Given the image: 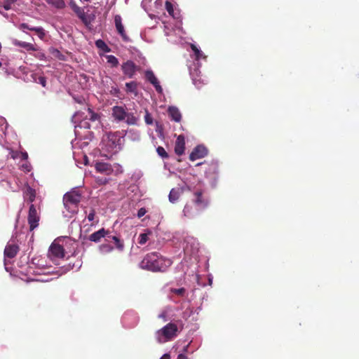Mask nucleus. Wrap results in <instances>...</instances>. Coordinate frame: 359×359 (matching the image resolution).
Instances as JSON below:
<instances>
[{"label": "nucleus", "instance_id": "nucleus-2", "mask_svg": "<svg viewBox=\"0 0 359 359\" xmlns=\"http://www.w3.org/2000/svg\"><path fill=\"white\" fill-rule=\"evenodd\" d=\"M88 115L81 111H76L72 116V121L75 123V135L80 137L79 128L90 129L92 126L90 122L95 123V127L97 128L100 124V116L99 114L94 112L90 108H87Z\"/></svg>", "mask_w": 359, "mask_h": 359}, {"label": "nucleus", "instance_id": "nucleus-35", "mask_svg": "<svg viewBox=\"0 0 359 359\" xmlns=\"http://www.w3.org/2000/svg\"><path fill=\"white\" fill-rule=\"evenodd\" d=\"M126 91L137 95V85L135 81H130L126 83Z\"/></svg>", "mask_w": 359, "mask_h": 359}, {"label": "nucleus", "instance_id": "nucleus-9", "mask_svg": "<svg viewBox=\"0 0 359 359\" xmlns=\"http://www.w3.org/2000/svg\"><path fill=\"white\" fill-rule=\"evenodd\" d=\"M39 216L37 213L34 205L31 204L28 213V223L31 231L34 230L39 226Z\"/></svg>", "mask_w": 359, "mask_h": 359}, {"label": "nucleus", "instance_id": "nucleus-46", "mask_svg": "<svg viewBox=\"0 0 359 359\" xmlns=\"http://www.w3.org/2000/svg\"><path fill=\"white\" fill-rule=\"evenodd\" d=\"M112 167H113V173L112 174H114L116 175L122 173L123 171V167L118 163H114V165H112Z\"/></svg>", "mask_w": 359, "mask_h": 359}, {"label": "nucleus", "instance_id": "nucleus-26", "mask_svg": "<svg viewBox=\"0 0 359 359\" xmlns=\"http://www.w3.org/2000/svg\"><path fill=\"white\" fill-rule=\"evenodd\" d=\"M168 114L171 120L175 122H180L182 119V114L179 109L176 107H169L168 109Z\"/></svg>", "mask_w": 359, "mask_h": 359}, {"label": "nucleus", "instance_id": "nucleus-31", "mask_svg": "<svg viewBox=\"0 0 359 359\" xmlns=\"http://www.w3.org/2000/svg\"><path fill=\"white\" fill-rule=\"evenodd\" d=\"M30 76L32 78V80H31L32 81H33L34 83H39L43 87H46V77H44L39 74H36V73H32Z\"/></svg>", "mask_w": 359, "mask_h": 359}, {"label": "nucleus", "instance_id": "nucleus-5", "mask_svg": "<svg viewBox=\"0 0 359 359\" xmlns=\"http://www.w3.org/2000/svg\"><path fill=\"white\" fill-rule=\"evenodd\" d=\"M112 116L117 121H125L128 125H136L138 118L133 112L126 111L122 106H114L112 108Z\"/></svg>", "mask_w": 359, "mask_h": 359}, {"label": "nucleus", "instance_id": "nucleus-64", "mask_svg": "<svg viewBox=\"0 0 359 359\" xmlns=\"http://www.w3.org/2000/svg\"><path fill=\"white\" fill-rule=\"evenodd\" d=\"M84 161H85V164L86 165L87 164V161H88L86 156H84Z\"/></svg>", "mask_w": 359, "mask_h": 359}, {"label": "nucleus", "instance_id": "nucleus-15", "mask_svg": "<svg viewBox=\"0 0 359 359\" xmlns=\"http://www.w3.org/2000/svg\"><path fill=\"white\" fill-rule=\"evenodd\" d=\"M145 77L146 79L153 85V86L155 88L156 92L159 94L163 93V88L160 85V83L155 76L154 73L151 70H147L145 72Z\"/></svg>", "mask_w": 359, "mask_h": 359}, {"label": "nucleus", "instance_id": "nucleus-10", "mask_svg": "<svg viewBox=\"0 0 359 359\" xmlns=\"http://www.w3.org/2000/svg\"><path fill=\"white\" fill-rule=\"evenodd\" d=\"M138 317L133 311L126 312L122 317V323L126 327H132L137 325Z\"/></svg>", "mask_w": 359, "mask_h": 359}, {"label": "nucleus", "instance_id": "nucleus-13", "mask_svg": "<svg viewBox=\"0 0 359 359\" xmlns=\"http://www.w3.org/2000/svg\"><path fill=\"white\" fill-rule=\"evenodd\" d=\"M19 248L17 245L8 243L4 249V264L5 269L8 271V268L7 267L6 259L7 258L12 259L15 257L18 252Z\"/></svg>", "mask_w": 359, "mask_h": 359}, {"label": "nucleus", "instance_id": "nucleus-17", "mask_svg": "<svg viewBox=\"0 0 359 359\" xmlns=\"http://www.w3.org/2000/svg\"><path fill=\"white\" fill-rule=\"evenodd\" d=\"M114 23L116 29L118 33L121 36L122 39L126 42L129 41L130 39L126 33L124 26L122 23V18L120 15H116L114 16Z\"/></svg>", "mask_w": 359, "mask_h": 359}, {"label": "nucleus", "instance_id": "nucleus-52", "mask_svg": "<svg viewBox=\"0 0 359 359\" xmlns=\"http://www.w3.org/2000/svg\"><path fill=\"white\" fill-rule=\"evenodd\" d=\"M95 212L94 210H91L89 214L87 215V219L89 222H93L95 221Z\"/></svg>", "mask_w": 359, "mask_h": 359}, {"label": "nucleus", "instance_id": "nucleus-14", "mask_svg": "<svg viewBox=\"0 0 359 359\" xmlns=\"http://www.w3.org/2000/svg\"><path fill=\"white\" fill-rule=\"evenodd\" d=\"M191 48L193 51V54L191 55V57L194 60L193 62L191 65L198 64L199 67H201V60H205L206 56L204 55L203 51L198 47L196 45L192 43L191 44Z\"/></svg>", "mask_w": 359, "mask_h": 359}, {"label": "nucleus", "instance_id": "nucleus-49", "mask_svg": "<svg viewBox=\"0 0 359 359\" xmlns=\"http://www.w3.org/2000/svg\"><path fill=\"white\" fill-rule=\"evenodd\" d=\"M185 289L184 287L171 289V292L177 294L179 296H184L185 293Z\"/></svg>", "mask_w": 359, "mask_h": 359}, {"label": "nucleus", "instance_id": "nucleus-61", "mask_svg": "<svg viewBox=\"0 0 359 359\" xmlns=\"http://www.w3.org/2000/svg\"><path fill=\"white\" fill-rule=\"evenodd\" d=\"M189 346V345L187 344V346H184L183 350H182V353H184L186 354V353L188 352Z\"/></svg>", "mask_w": 359, "mask_h": 359}, {"label": "nucleus", "instance_id": "nucleus-28", "mask_svg": "<svg viewBox=\"0 0 359 359\" xmlns=\"http://www.w3.org/2000/svg\"><path fill=\"white\" fill-rule=\"evenodd\" d=\"M184 243H185L184 249L186 250H188L189 245H190L191 250L193 252L196 251L198 249L199 243L196 240V238H194V237L187 236L184 238Z\"/></svg>", "mask_w": 359, "mask_h": 359}, {"label": "nucleus", "instance_id": "nucleus-24", "mask_svg": "<svg viewBox=\"0 0 359 359\" xmlns=\"http://www.w3.org/2000/svg\"><path fill=\"white\" fill-rule=\"evenodd\" d=\"M107 234V230H105L104 228L93 233L89 236L88 240L92 242L98 243L101 241L102 238H104L106 240V236Z\"/></svg>", "mask_w": 359, "mask_h": 359}, {"label": "nucleus", "instance_id": "nucleus-16", "mask_svg": "<svg viewBox=\"0 0 359 359\" xmlns=\"http://www.w3.org/2000/svg\"><path fill=\"white\" fill-rule=\"evenodd\" d=\"M145 77L146 79L153 85V86L155 88L156 92L159 94L163 93V88L160 85V83L155 76L154 73L151 70H147L145 72Z\"/></svg>", "mask_w": 359, "mask_h": 359}, {"label": "nucleus", "instance_id": "nucleus-20", "mask_svg": "<svg viewBox=\"0 0 359 359\" xmlns=\"http://www.w3.org/2000/svg\"><path fill=\"white\" fill-rule=\"evenodd\" d=\"M81 199V195L79 191L72 190L69 192L66 193L63 197V201H68L72 204L77 205L80 203Z\"/></svg>", "mask_w": 359, "mask_h": 359}, {"label": "nucleus", "instance_id": "nucleus-56", "mask_svg": "<svg viewBox=\"0 0 359 359\" xmlns=\"http://www.w3.org/2000/svg\"><path fill=\"white\" fill-rule=\"evenodd\" d=\"M11 3H8V1H6L5 0V1L4 2L3 4V8H4V10L6 11H8L11 8Z\"/></svg>", "mask_w": 359, "mask_h": 359}, {"label": "nucleus", "instance_id": "nucleus-7", "mask_svg": "<svg viewBox=\"0 0 359 359\" xmlns=\"http://www.w3.org/2000/svg\"><path fill=\"white\" fill-rule=\"evenodd\" d=\"M191 202L198 210L203 211L209 205L210 200L205 194L204 190L200 189L194 190Z\"/></svg>", "mask_w": 359, "mask_h": 359}, {"label": "nucleus", "instance_id": "nucleus-1", "mask_svg": "<svg viewBox=\"0 0 359 359\" xmlns=\"http://www.w3.org/2000/svg\"><path fill=\"white\" fill-rule=\"evenodd\" d=\"M172 263L171 259L154 252L147 254L139 263V267L151 272H164Z\"/></svg>", "mask_w": 359, "mask_h": 359}, {"label": "nucleus", "instance_id": "nucleus-41", "mask_svg": "<svg viewBox=\"0 0 359 359\" xmlns=\"http://www.w3.org/2000/svg\"><path fill=\"white\" fill-rule=\"evenodd\" d=\"M107 62L111 67H116L119 62L118 60L113 55H107L105 56Z\"/></svg>", "mask_w": 359, "mask_h": 359}, {"label": "nucleus", "instance_id": "nucleus-45", "mask_svg": "<svg viewBox=\"0 0 359 359\" xmlns=\"http://www.w3.org/2000/svg\"><path fill=\"white\" fill-rule=\"evenodd\" d=\"M18 28L22 30L23 32H26V29L30 30V31H34L36 27L30 26L27 23H21Z\"/></svg>", "mask_w": 359, "mask_h": 359}, {"label": "nucleus", "instance_id": "nucleus-57", "mask_svg": "<svg viewBox=\"0 0 359 359\" xmlns=\"http://www.w3.org/2000/svg\"><path fill=\"white\" fill-rule=\"evenodd\" d=\"M111 93L114 96H118V94L119 93V89L117 87H112Z\"/></svg>", "mask_w": 359, "mask_h": 359}, {"label": "nucleus", "instance_id": "nucleus-60", "mask_svg": "<svg viewBox=\"0 0 359 359\" xmlns=\"http://www.w3.org/2000/svg\"><path fill=\"white\" fill-rule=\"evenodd\" d=\"M160 359H170V356L168 353L163 354Z\"/></svg>", "mask_w": 359, "mask_h": 359}, {"label": "nucleus", "instance_id": "nucleus-8", "mask_svg": "<svg viewBox=\"0 0 359 359\" xmlns=\"http://www.w3.org/2000/svg\"><path fill=\"white\" fill-rule=\"evenodd\" d=\"M189 69L193 83L197 88H201L205 83V81L201 78L198 64L189 65Z\"/></svg>", "mask_w": 359, "mask_h": 359}, {"label": "nucleus", "instance_id": "nucleus-42", "mask_svg": "<svg viewBox=\"0 0 359 359\" xmlns=\"http://www.w3.org/2000/svg\"><path fill=\"white\" fill-rule=\"evenodd\" d=\"M48 4L54 6L56 8H63L65 6L64 0H46Z\"/></svg>", "mask_w": 359, "mask_h": 359}, {"label": "nucleus", "instance_id": "nucleus-50", "mask_svg": "<svg viewBox=\"0 0 359 359\" xmlns=\"http://www.w3.org/2000/svg\"><path fill=\"white\" fill-rule=\"evenodd\" d=\"M147 212V210L145 208H140L138 210H137V217L138 218H141L143 216H144L146 215V213Z\"/></svg>", "mask_w": 359, "mask_h": 359}, {"label": "nucleus", "instance_id": "nucleus-34", "mask_svg": "<svg viewBox=\"0 0 359 359\" xmlns=\"http://www.w3.org/2000/svg\"><path fill=\"white\" fill-rule=\"evenodd\" d=\"M64 206L66 210L70 213L71 215H74L78 211V205L75 204H72V203L68 201H63Z\"/></svg>", "mask_w": 359, "mask_h": 359}, {"label": "nucleus", "instance_id": "nucleus-12", "mask_svg": "<svg viewBox=\"0 0 359 359\" xmlns=\"http://www.w3.org/2000/svg\"><path fill=\"white\" fill-rule=\"evenodd\" d=\"M208 149L203 144L197 145L189 155V159L194 161L208 155Z\"/></svg>", "mask_w": 359, "mask_h": 359}, {"label": "nucleus", "instance_id": "nucleus-19", "mask_svg": "<svg viewBox=\"0 0 359 359\" xmlns=\"http://www.w3.org/2000/svg\"><path fill=\"white\" fill-rule=\"evenodd\" d=\"M121 69L123 74L128 78H133L136 72V66L131 60L123 62L121 65Z\"/></svg>", "mask_w": 359, "mask_h": 359}, {"label": "nucleus", "instance_id": "nucleus-63", "mask_svg": "<svg viewBox=\"0 0 359 359\" xmlns=\"http://www.w3.org/2000/svg\"><path fill=\"white\" fill-rule=\"evenodd\" d=\"M116 0H111V6H114V5L116 4Z\"/></svg>", "mask_w": 359, "mask_h": 359}, {"label": "nucleus", "instance_id": "nucleus-44", "mask_svg": "<svg viewBox=\"0 0 359 359\" xmlns=\"http://www.w3.org/2000/svg\"><path fill=\"white\" fill-rule=\"evenodd\" d=\"M156 152L158 154V156H161L162 158H168V154L163 147H158L156 148Z\"/></svg>", "mask_w": 359, "mask_h": 359}, {"label": "nucleus", "instance_id": "nucleus-54", "mask_svg": "<svg viewBox=\"0 0 359 359\" xmlns=\"http://www.w3.org/2000/svg\"><path fill=\"white\" fill-rule=\"evenodd\" d=\"M142 176V174L141 173V172L138 171V172H134L133 175H132L131 178H132V180L137 181L139 179H140Z\"/></svg>", "mask_w": 359, "mask_h": 359}, {"label": "nucleus", "instance_id": "nucleus-48", "mask_svg": "<svg viewBox=\"0 0 359 359\" xmlns=\"http://www.w3.org/2000/svg\"><path fill=\"white\" fill-rule=\"evenodd\" d=\"M144 121L145 123L147 125H152L153 124V118L151 116V114L149 113L148 111H146L145 115H144Z\"/></svg>", "mask_w": 359, "mask_h": 359}, {"label": "nucleus", "instance_id": "nucleus-33", "mask_svg": "<svg viewBox=\"0 0 359 359\" xmlns=\"http://www.w3.org/2000/svg\"><path fill=\"white\" fill-rule=\"evenodd\" d=\"M114 249V247L109 243H102L99 245L98 250L101 254L105 255L111 252Z\"/></svg>", "mask_w": 359, "mask_h": 359}, {"label": "nucleus", "instance_id": "nucleus-58", "mask_svg": "<svg viewBox=\"0 0 359 359\" xmlns=\"http://www.w3.org/2000/svg\"><path fill=\"white\" fill-rule=\"evenodd\" d=\"M177 359H188V358L184 353H181L180 354H178Z\"/></svg>", "mask_w": 359, "mask_h": 359}, {"label": "nucleus", "instance_id": "nucleus-11", "mask_svg": "<svg viewBox=\"0 0 359 359\" xmlns=\"http://www.w3.org/2000/svg\"><path fill=\"white\" fill-rule=\"evenodd\" d=\"M208 168L205 170V177L210 180V182H215L218 175V161L212 160L209 164Z\"/></svg>", "mask_w": 359, "mask_h": 359}, {"label": "nucleus", "instance_id": "nucleus-38", "mask_svg": "<svg viewBox=\"0 0 359 359\" xmlns=\"http://www.w3.org/2000/svg\"><path fill=\"white\" fill-rule=\"evenodd\" d=\"M35 49L32 51H34V56L39 60H46V56L44 52L35 45Z\"/></svg>", "mask_w": 359, "mask_h": 359}, {"label": "nucleus", "instance_id": "nucleus-25", "mask_svg": "<svg viewBox=\"0 0 359 359\" xmlns=\"http://www.w3.org/2000/svg\"><path fill=\"white\" fill-rule=\"evenodd\" d=\"M11 41L13 46L22 48L27 52L32 51V50H36L35 45L33 43L19 41L16 39H11Z\"/></svg>", "mask_w": 359, "mask_h": 359}, {"label": "nucleus", "instance_id": "nucleus-51", "mask_svg": "<svg viewBox=\"0 0 359 359\" xmlns=\"http://www.w3.org/2000/svg\"><path fill=\"white\" fill-rule=\"evenodd\" d=\"M27 191L29 194V201L32 203L34 201L35 198V191L33 189L29 187L27 189Z\"/></svg>", "mask_w": 359, "mask_h": 359}, {"label": "nucleus", "instance_id": "nucleus-43", "mask_svg": "<svg viewBox=\"0 0 359 359\" xmlns=\"http://www.w3.org/2000/svg\"><path fill=\"white\" fill-rule=\"evenodd\" d=\"M74 267V264H72L71 263H69L67 265H62V266H60L59 272L60 274H63L70 271L71 269H73Z\"/></svg>", "mask_w": 359, "mask_h": 359}, {"label": "nucleus", "instance_id": "nucleus-30", "mask_svg": "<svg viewBox=\"0 0 359 359\" xmlns=\"http://www.w3.org/2000/svg\"><path fill=\"white\" fill-rule=\"evenodd\" d=\"M165 9L170 16L175 19L180 18V13L176 8H174L173 5L168 1L165 2Z\"/></svg>", "mask_w": 359, "mask_h": 359}, {"label": "nucleus", "instance_id": "nucleus-53", "mask_svg": "<svg viewBox=\"0 0 359 359\" xmlns=\"http://www.w3.org/2000/svg\"><path fill=\"white\" fill-rule=\"evenodd\" d=\"M109 179L107 177H97L96 182L99 184H105L109 182Z\"/></svg>", "mask_w": 359, "mask_h": 359}, {"label": "nucleus", "instance_id": "nucleus-59", "mask_svg": "<svg viewBox=\"0 0 359 359\" xmlns=\"http://www.w3.org/2000/svg\"><path fill=\"white\" fill-rule=\"evenodd\" d=\"M21 158L23 159V160H27V158H28V154L27 152H21Z\"/></svg>", "mask_w": 359, "mask_h": 359}, {"label": "nucleus", "instance_id": "nucleus-62", "mask_svg": "<svg viewBox=\"0 0 359 359\" xmlns=\"http://www.w3.org/2000/svg\"><path fill=\"white\" fill-rule=\"evenodd\" d=\"M6 1H8V3H11V4H13L15 3L17 0H6Z\"/></svg>", "mask_w": 359, "mask_h": 359}, {"label": "nucleus", "instance_id": "nucleus-37", "mask_svg": "<svg viewBox=\"0 0 359 359\" xmlns=\"http://www.w3.org/2000/svg\"><path fill=\"white\" fill-rule=\"evenodd\" d=\"M50 53L55 58L60 60H65V56L63 55L58 49L51 47L49 49Z\"/></svg>", "mask_w": 359, "mask_h": 359}, {"label": "nucleus", "instance_id": "nucleus-29", "mask_svg": "<svg viewBox=\"0 0 359 359\" xmlns=\"http://www.w3.org/2000/svg\"><path fill=\"white\" fill-rule=\"evenodd\" d=\"M126 137L130 141L137 142L140 140V133L138 130L130 129L126 131Z\"/></svg>", "mask_w": 359, "mask_h": 359}, {"label": "nucleus", "instance_id": "nucleus-6", "mask_svg": "<svg viewBox=\"0 0 359 359\" xmlns=\"http://www.w3.org/2000/svg\"><path fill=\"white\" fill-rule=\"evenodd\" d=\"M177 326L170 323L156 332V339L158 343H165L171 341L177 336Z\"/></svg>", "mask_w": 359, "mask_h": 359}, {"label": "nucleus", "instance_id": "nucleus-47", "mask_svg": "<svg viewBox=\"0 0 359 359\" xmlns=\"http://www.w3.org/2000/svg\"><path fill=\"white\" fill-rule=\"evenodd\" d=\"M34 32H36L41 39H43L46 36L45 30L42 27H36Z\"/></svg>", "mask_w": 359, "mask_h": 359}, {"label": "nucleus", "instance_id": "nucleus-18", "mask_svg": "<svg viewBox=\"0 0 359 359\" xmlns=\"http://www.w3.org/2000/svg\"><path fill=\"white\" fill-rule=\"evenodd\" d=\"M107 234L106 236V241L110 242L113 241L115 244V248L120 252L123 251L124 250V243L123 241L121 240L118 236L113 234L111 231L107 230Z\"/></svg>", "mask_w": 359, "mask_h": 359}, {"label": "nucleus", "instance_id": "nucleus-22", "mask_svg": "<svg viewBox=\"0 0 359 359\" xmlns=\"http://www.w3.org/2000/svg\"><path fill=\"white\" fill-rule=\"evenodd\" d=\"M201 212L202 210H198L193 203H187L183 209V215L188 218H193Z\"/></svg>", "mask_w": 359, "mask_h": 359}, {"label": "nucleus", "instance_id": "nucleus-23", "mask_svg": "<svg viewBox=\"0 0 359 359\" xmlns=\"http://www.w3.org/2000/svg\"><path fill=\"white\" fill-rule=\"evenodd\" d=\"M185 149V138L184 135H180L177 137L175 145V152L177 156H182Z\"/></svg>", "mask_w": 359, "mask_h": 359}, {"label": "nucleus", "instance_id": "nucleus-39", "mask_svg": "<svg viewBox=\"0 0 359 359\" xmlns=\"http://www.w3.org/2000/svg\"><path fill=\"white\" fill-rule=\"evenodd\" d=\"M69 5L72 9L75 12V13L77 15L79 18L81 15H83V13L85 12L84 9L78 6L74 1H71Z\"/></svg>", "mask_w": 359, "mask_h": 359}, {"label": "nucleus", "instance_id": "nucleus-21", "mask_svg": "<svg viewBox=\"0 0 359 359\" xmlns=\"http://www.w3.org/2000/svg\"><path fill=\"white\" fill-rule=\"evenodd\" d=\"M95 168L98 172L109 175L113 173L112 165L105 162H96Z\"/></svg>", "mask_w": 359, "mask_h": 359}, {"label": "nucleus", "instance_id": "nucleus-40", "mask_svg": "<svg viewBox=\"0 0 359 359\" xmlns=\"http://www.w3.org/2000/svg\"><path fill=\"white\" fill-rule=\"evenodd\" d=\"M79 18L86 26H88L94 20L95 17L94 15H88L84 12L83 15H81Z\"/></svg>", "mask_w": 359, "mask_h": 359}, {"label": "nucleus", "instance_id": "nucleus-3", "mask_svg": "<svg viewBox=\"0 0 359 359\" xmlns=\"http://www.w3.org/2000/svg\"><path fill=\"white\" fill-rule=\"evenodd\" d=\"M123 137L119 132H109L102 136L101 145L102 149H104L109 154H113L121 149Z\"/></svg>", "mask_w": 359, "mask_h": 359}, {"label": "nucleus", "instance_id": "nucleus-27", "mask_svg": "<svg viewBox=\"0 0 359 359\" xmlns=\"http://www.w3.org/2000/svg\"><path fill=\"white\" fill-rule=\"evenodd\" d=\"M183 193V189L180 187L172 188L168 195V200L170 203H175L177 201L181 194Z\"/></svg>", "mask_w": 359, "mask_h": 359}, {"label": "nucleus", "instance_id": "nucleus-55", "mask_svg": "<svg viewBox=\"0 0 359 359\" xmlns=\"http://www.w3.org/2000/svg\"><path fill=\"white\" fill-rule=\"evenodd\" d=\"M22 168L23 170L25 171L26 172H29L32 170L31 165L30 164H27V163L22 165Z\"/></svg>", "mask_w": 359, "mask_h": 359}, {"label": "nucleus", "instance_id": "nucleus-4", "mask_svg": "<svg viewBox=\"0 0 359 359\" xmlns=\"http://www.w3.org/2000/svg\"><path fill=\"white\" fill-rule=\"evenodd\" d=\"M69 241L67 238L60 239L57 238L53 241L50 245L48 250V256L49 259L56 265H59L60 261L63 260L65 257V250L62 244L60 242Z\"/></svg>", "mask_w": 359, "mask_h": 359}, {"label": "nucleus", "instance_id": "nucleus-32", "mask_svg": "<svg viewBox=\"0 0 359 359\" xmlns=\"http://www.w3.org/2000/svg\"><path fill=\"white\" fill-rule=\"evenodd\" d=\"M151 234L149 229H146L144 233H140L138 238V243L141 245H144L149 240V236Z\"/></svg>", "mask_w": 359, "mask_h": 359}, {"label": "nucleus", "instance_id": "nucleus-36", "mask_svg": "<svg viewBox=\"0 0 359 359\" xmlns=\"http://www.w3.org/2000/svg\"><path fill=\"white\" fill-rule=\"evenodd\" d=\"M95 46L97 48L102 50L104 53H109L111 51L107 43L102 39H97L95 41Z\"/></svg>", "mask_w": 359, "mask_h": 359}]
</instances>
